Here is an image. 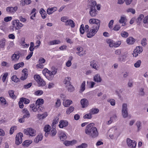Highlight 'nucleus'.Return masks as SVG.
<instances>
[{"label":"nucleus","mask_w":148,"mask_h":148,"mask_svg":"<svg viewBox=\"0 0 148 148\" xmlns=\"http://www.w3.org/2000/svg\"><path fill=\"white\" fill-rule=\"evenodd\" d=\"M94 125L93 123H90L86 126L85 129V133L93 138H96L99 135L97 129Z\"/></svg>","instance_id":"f257e3e1"},{"label":"nucleus","mask_w":148,"mask_h":148,"mask_svg":"<svg viewBox=\"0 0 148 148\" xmlns=\"http://www.w3.org/2000/svg\"><path fill=\"white\" fill-rule=\"evenodd\" d=\"M56 72L57 71L55 70L51 71L47 68L45 69L42 71L43 75L49 81L53 80Z\"/></svg>","instance_id":"f03ea898"},{"label":"nucleus","mask_w":148,"mask_h":148,"mask_svg":"<svg viewBox=\"0 0 148 148\" xmlns=\"http://www.w3.org/2000/svg\"><path fill=\"white\" fill-rule=\"evenodd\" d=\"M96 2L95 1L92 2L91 3V7L89 13L92 17H95L97 14V11L96 9Z\"/></svg>","instance_id":"7ed1b4c3"},{"label":"nucleus","mask_w":148,"mask_h":148,"mask_svg":"<svg viewBox=\"0 0 148 148\" xmlns=\"http://www.w3.org/2000/svg\"><path fill=\"white\" fill-rule=\"evenodd\" d=\"M12 23L13 25L12 29V31L14 30V27H15L16 30H17L21 29L23 26V25L20 23L18 20H14L12 21Z\"/></svg>","instance_id":"20e7f679"},{"label":"nucleus","mask_w":148,"mask_h":148,"mask_svg":"<svg viewBox=\"0 0 148 148\" xmlns=\"http://www.w3.org/2000/svg\"><path fill=\"white\" fill-rule=\"evenodd\" d=\"M99 27H92L90 31L87 34V37L90 38L94 36L97 33L99 29Z\"/></svg>","instance_id":"39448f33"},{"label":"nucleus","mask_w":148,"mask_h":148,"mask_svg":"<svg viewBox=\"0 0 148 148\" xmlns=\"http://www.w3.org/2000/svg\"><path fill=\"white\" fill-rule=\"evenodd\" d=\"M24 132L25 134L27 135L33 136L36 134V131L33 129L32 128H28L24 130Z\"/></svg>","instance_id":"423d86ee"},{"label":"nucleus","mask_w":148,"mask_h":148,"mask_svg":"<svg viewBox=\"0 0 148 148\" xmlns=\"http://www.w3.org/2000/svg\"><path fill=\"white\" fill-rule=\"evenodd\" d=\"M23 137V134L22 133L19 132L16 135L15 138V143L16 145H19L22 143Z\"/></svg>","instance_id":"0eeeda50"},{"label":"nucleus","mask_w":148,"mask_h":148,"mask_svg":"<svg viewBox=\"0 0 148 148\" xmlns=\"http://www.w3.org/2000/svg\"><path fill=\"white\" fill-rule=\"evenodd\" d=\"M89 23L90 24H94L95 25H93L92 27H99L100 24V21L98 19L94 18H90L89 21Z\"/></svg>","instance_id":"6e6552de"},{"label":"nucleus","mask_w":148,"mask_h":148,"mask_svg":"<svg viewBox=\"0 0 148 148\" xmlns=\"http://www.w3.org/2000/svg\"><path fill=\"white\" fill-rule=\"evenodd\" d=\"M143 51V48L141 46H138L134 49L132 54L134 57H136L139 54H140Z\"/></svg>","instance_id":"1a4fd4ad"},{"label":"nucleus","mask_w":148,"mask_h":148,"mask_svg":"<svg viewBox=\"0 0 148 148\" xmlns=\"http://www.w3.org/2000/svg\"><path fill=\"white\" fill-rule=\"evenodd\" d=\"M127 143L128 146L131 148H135L136 145V142L135 141L129 138L127 139Z\"/></svg>","instance_id":"9d476101"},{"label":"nucleus","mask_w":148,"mask_h":148,"mask_svg":"<svg viewBox=\"0 0 148 148\" xmlns=\"http://www.w3.org/2000/svg\"><path fill=\"white\" fill-rule=\"evenodd\" d=\"M77 53L79 56H82L86 53V51L84 50L82 47H78L77 48Z\"/></svg>","instance_id":"9b49d317"},{"label":"nucleus","mask_w":148,"mask_h":148,"mask_svg":"<svg viewBox=\"0 0 148 148\" xmlns=\"http://www.w3.org/2000/svg\"><path fill=\"white\" fill-rule=\"evenodd\" d=\"M68 125V122L65 120H61L60 121L58 125L59 127L61 128H63L66 127Z\"/></svg>","instance_id":"f8f14e48"},{"label":"nucleus","mask_w":148,"mask_h":148,"mask_svg":"<svg viewBox=\"0 0 148 148\" xmlns=\"http://www.w3.org/2000/svg\"><path fill=\"white\" fill-rule=\"evenodd\" d=\"M80 103L82 106V108H83L87 107L89 105L88 100L85 98H84L81 99Z\"/></svg>","instance_id":"ddd939ff"},{"label":"nucleus","mask_w":148,"mask_h":148,"mask_svg":"<svg viewBox=\"0 0 148 148\" xmlns=\"http://www.w3.org/2000/svg\"><path fill=\"white\" fill-rule=\"evenodd\" d=\"M93 79L95 82L98 83H101L102 81V78L99 74L95 75L93 76Z\"/></svg>","instance_id":"4468645a"},{"label":"nucleus","mask_w":148,"mask_h":148,"mask_svg":"<svg viewBox=\"0 0 148 148\" xmlns=\"http://www.w3.org/2000/svg\"><path fill=\"white\" fill-rule=\"evenodd\" d=\"M18 9L17 7H8L6 8V11L10 13H14L16 12Z\"/></svg>","instance_id":"2eb2a0df"},{"label":"nucleus","mask_w":148,"mask_h":148,"mask_svg":"<svg viewBox=\"0 0 148 148\" xmlns=\"http://www.w3.org/2000/svg\"><path fill=\"white\" fill-rule=\"evenodd\" d=\"M65 25L66 26H70L72 28L74 27L75 26L74 22L72 20L69 19L66 22V23H65Z\"/></svg>","instance_id":"dca6fc26"},{"label":"nucleus","mask_w":148,"mask_h":148,"mask_svg":"<svg viewBox=\"0 0 148 148\" xmlns=\"http://www.w3.org/2000/svg\"><path fill=\"white\" fill-rule=\"evenodd\" d=\"M20 57V55L18 53L14 54L11 56V59L12 61L16 62L17 61Z\"/></svg>","instance_id":"f3484780"},{"label":"nucleus","mask_w":148,"mask_h":148,"mask_svg":"<svg viewBox=\"0 0 148 148\" xmlns=\"http://www.w3.org/2000/svg\"><path fill=\"white\" fill-rule=\"evenodd\" d=\"M73 103L72 101L71 100H64L63 102V104L65 107H68Z\"/></svg>","instance_id":"a211bd4d"},{"label":"nucleus","mask_w":148,"mask_h":148,"mask_svg":"<svg viewBox=\"0 0 148 148\" xmlns=\"http://www.w3.org/2000/svg\"><path fill=\"white\" fill-rule=\"evenodd\" d=\"M59 135L60 139L61 140L63 141L66 138L67 136L64 132L63 131L60 132Z\"/></svg>","instance_id":"6ab92c4d"},{"label":"nucleus","mask_w":148,"mask_h":148,"mask_svg":"<svg viewBox=\"0 0 148 148\" xmlns=\"http://www.w3.org/2000/svg\"><path fill=\"white\" fill-rule=\"evenodd\" d=\"M23 113L24 114L23 115V118H29L30 115V113L28 110L26 109H24L23 111Z\"/></svg>","instance_id":"aec40b11"},{"label":"nucleus","mask_w":148,"mask_h":148,"mask_svg":"<svg viewBox=\"0 0 148 148\" xmlns=\"http://www.w3.org/2000/svg\"><path fill=\"white\" fill-rule=\"evenodd\" d=\"M57 10V8L56 7L49 8L47 9V13L48 14H51Z\"/></svg>","instance_id":"412c9836"},{"label":"nucleus","mask_w":148,"mask_h":148,"mask_svg":"<svg viewBox=\"0 0 148 148\" xmlns=\"http://www.w3.org/2000/svg\"><path fill=\"white\" fill-rule=\"evenodd\" d=\"M24 65V64L23 62H21L15 64L14 66V69L17 70L20 68L23 67Z\"/></svg>","instance_id":"4be33fe9"},{"label":"nucleus","mask_w":148,"mask_h":148,"mask_svg":"<svg viewBox=\"0 0 148 148\" xmlns=\"http://www.w3.org/2000/svg\"><path fill=\"white\" fill-rule=\"evenodd\" d=\"M127 43L129 45H132L135 42V39L132 37H130L127 38L126 40Z\"/></svg>","instance_id":"5701e85b"},{"label":"nucleus","mask_w":148,"mask_h":148,"mask_svg":"<svg viewBox=\"0 0 148 148\" xmlns=\"http://www.w3.org/2000/svg\"><path fill=\"white\" fill-rule=\"evenodd\" d=\"M42 135L41 134H40L35 138L34 141L36 143H38L39 141H41L42 140Z\"/></svg>","instance_id":"b1692460"},{"label":"nucleus","mask_w":148,"mask_h":148,"mask_svg":"<svg viewBox=\"0 0 148 148\" xmlns=\"http://www.w3.org/2000/svg\"><path fill=\"white\" fill-rule=\"evenodd\" d=\"M48 115L47 112H45L42 114H38L37 117L39 119H43L46 118Z\"/></svg>","instance_id":"393cba45"},{"label":"nucleus","mask_w":148,"mask_h":148,"mask_svg":"<svg viewBox=\"0 0 148 148\" xmlns=\"http://www.w3.org/2000/svg\"><path fill=\"white\" fill-rule=\"evenodd\" d=\"M41 15L42 17V18L44 19L46 17L47 14L46 11L43 8H41L39 12Z\"/></svg>","instance_id":"a878e982"},{"label":"nucleus","mask_w":148,"mask_h":148,"mask_svg":"<svg viewBox=\"0 0 148 148\" xmlns=\"http://www.w3.org/2000/svg\"><path fill=\"white\" fill-rule=\"evenodd\" d=\"M71 80V78L69 77H67L65 78L64 80V83L65 84L66 86L70 85L71 84L70 82Z\"/></svg>","instance_id":"bb28decb"},{"label":"nucleus","mask_w":148,"mask_h":148,"mask_svg":"<svg viewBox=\"0 0 148 148\" xmlns=\"http://www.w3.org/2000/svg\"><path fill=\"white\" fill-rule=\"evenodd\" d=\"M86 82L84 81L81 85L79 92L80 93L82 92L85 90L86 87Z\"/></svg>","instance_id":"cd10ccee"},{"label":"nucleus","mask_w":148,"mask_h":148,"mask_svg":"<svg viewBox=\"0 0 148 148\" xmlns=\"http://www.w3.org/2000/svg\"><path fill=\"white\" fill-rule=\"evenodd\" d=\"M99 111V110L97 108H92L90 110L89 112L92 115L98 113Z\"/></svg>","instance_id":"c85d7f7f"},{"label":"nucleus","mask_w":148,"mask_h":148,"mask_svg":"<svg viewBox=\"0 0 148 148\" xmlns=\"http://www.w3.org/2000/svg\"><path fill=\"white\" fill-rule=\"evenodd\" d=\"M42 108L40 106L36 105L35 107L33 108L32 110L34 112H39L42 110Z\"/></svg>","instance_id":"c756f323"},{"label":"nucleus","mask_w":148,"mask_h":148,"mask_svg":"<svg viewBox=\"0 0 148 148\" xmlns=\"http://www.w3.org/2000/svg\"><path fill=\"white\" fill-rule=\"evenodd\" d=\"M61 42L59 40H54L51 41L49 43L50 45H57L60 43Z\"/></svg>","instance_id":"7c9ffc66"},{"label":"nucleus","mask_w":148,"mask_h":148,"mask_svg":"<svg viewBox=\"0 0 148 148\" xmlns=\"http://www.w3.org/2000/svg\"><path fill=\"white\" fill-rule=\"evenodd\" d=\"M126 22V16L124 15L122 16L120 19L119 21V22L120 23L125 24Z\"/></svg>","instance_id":"2f4dec72"},{"label":"nucleus","mask_w":148,"mask_h":148,"mask_svg":"<svg viewBox=\"0 0 148 148\" xmlns=\"http://www.w3.org/2000/svg\"><path fill=\"white\" fill-rule=\"evenodd\" d=\"M8 93L10 97L13 99H15L16 96L14 94V91L13 90H10L8 91Z\"/></svg>","instance_id":"473e14b6"},{"label":"nucleus","mask_w":148,"mask_h":148,"mask_svg":"<svg viewBox=\"0 0 148 148\" xmlns=\"http://www.w3.org/2000/svg\"><path fill=\"white\" fill-rule=\"evenodd\" d=\"M91 66L94 69L96 70L98 69V67L97 66V63L94 61H92L91 62Z\"/></svg>","instance_id":"72a5a7b5"},{"label":"nucleus","mask_w":148,"mask_h":148,"mask_svg":"<svg viewBox=\"0 0 148 148\" xmlns=\"http://www.w3.org/2000/svg\"><path fill=\"white\" fill-rule=\"evenodd\" d=\"M107 43L109 45L110 47H114V41L110 39H107L106 40Z\"/></svg>","instance_id":"f704fd0d"},{"label":"nucleus","mask_w":148,"mask_h":148,"mask_svg":"<svg viewBox=\"0 0 148 148\" xmlns=\"http://www.w3.org/2000/svg\"><path fill=\"white\" fill-rule=\"evenodd\" d=\"M44 103V100L42 99H39L36 101V105L40 106Z\"/></svg>","instance_id":"c9c22d12"},{"label":"nucleus","mask_w":148,"mask_h":148,"mask_svg":"<svg viewBox=\"0 0 148 148\" xmlns=\"http://www.w3.org/2000/svg\"><path fill=\"white\" fill-rule=\"evenodd\" d=\"M32 142L31 140H27L23 143V145L28 146L32 143Z\"/></svg>","instance_id":"e433bc0d"},{"label":"nucleus","mask_w":148,"mask_h":148,"mask_svg":"<svg viewBox=\"0 0 148 148\" xmlns=\"http://www.w3.org/2000/svg\"><path fill=\"white\" fill-rule=\"evenodd\" d=\"M30 46L29 48V50L31 52H33L35 48V46L33 42H31L30 43Z\"/></svg>","instance_id":"4c0bfd02"},{"label":"nucleus","mask_w":148,"mask_h":148,"mask_svg":"<svg viewBox=\"0 0 148 148\" xmlns=\"http://www.w3.org/2000/svg\"><path fill=\"white\" fill-rule=\"evenodd\" d=\"M73 57L72 56L69 57V60L66 63V66L68 67L70 66L72 64L71 60H72Z\"/></svg>","instance_id":"58836bf2"},{"label":"nucleus","mask_w":148,"mask_h":148,"mask_svg":"<svg viewBox=\"0 0 148 148\" xmlns=\"http://www.w3.org/2000/svg\"><path fill=\"white\" fill-rule=\"evenodd\" d=\"M5 40L4 38L1 39L0 41V47L3 48L5 46Z\"/></svg>","instance_id":"ea45409f"},{"label":"nucleus","mask_w":148,"mask_h":148,"mask_svg":"<svg viewBox=\"0 0 148 148\" xmlns=\"http://www.w3.org/2000/svg\"><path fill=\"white\" fill-rule=\"evenodd\" d=\"M67 87L68 90L70 92L73 91L74 90V88L73 86L71 85V84L70 85H68L66 86Z\"/></svg>","instance_id":"a19ab883"},{"label":"nucleus","mask_w":148,"mask_h":148,"mask_svg":"<svg viewBox=\"0 0 148 148\" xmlns=\"http://www.w3.org/2000/svg\"><path fill=\"white\" fill-rule=\"evenodd\" d=\"M74 110V108L73 106H70L68 108L66 111V113L67 114H69L72 112Z\"/></svg>","instance_id":"79ce46f5"},{"label":"nucleus","mask_w":148,"mask_h":148,"mask_svg":"<svg viewBox=\"0 0 148 148\" xmlns=\"http://www.w3.org/2000/svg\"><path fill=\"white\" fill-rule=\"evenodd\" d=\"M21 2L22 5H24L25 4L28 5L32 3L31 0H22Z\"/></svg>","instance_id":"37998d69"},{"label":"nucleus","mask_w":148,"mask_h":148,"mask_svg":"<svg viewBox=\"0 0 148 148\" xmlns=\"http://www.w3.org/2000/svg\"><path fill=\"white\" fill-rule=\"evenodd\" d=\"M141 61L140 60H137L134 64V66L135 68H139L140 66Z\"/></svg>","instance_id":"c03bdc74"},{"label":"nucleus","mask_w":148,"mask_h":148,"mask_svg":"<svg viewBox=\"0 0 148 148\" xmlns=\"http://www.w3.org/2000/svg\"><path fill=\"white\" fill-rule=\"evenodd\" d=\"M37 82L40 86H44L46 84L45 82L41 78Z\"/></svg>","instance_id":"a18cd8bd"},{"label":"nucleus","mask_w":148,"mask_h":148,"mask_svg":"<svg viewBox=\"0 0 148 148\" xmlns=\"http://www.w3.org/2000/svg\"><path fill=\"white\" fill-rule=\"evenodd\" d=\"M87 84L88 85H89V87L90 88H93L95 84V82L92 81L87 82Z\"/></svg>","instance_id":"49530a36"},{"label":"nucleus","mask_w":148,"mask_h":148,"mask_svg":"<svg viewBox=\"0 0 148 148\" xmlns=\"http://www.w3.org/2000/svg\"><path fill=\"white\" fill-rule=\"evenodd\" d=\"M61 105V100L59 99H57L55 103V106L56 108H58Z\"/></svg>","instance_id":"de8ad7c7"},{"label":"nucleus","mask_w":148,"mask_h":148,"mask_svg":"<svg viewBox=\"0 0 148 148\" xmlns=\"http://www.w3.org/2000/svg\"><path fill=\"white\" fill-rule=\"evenodd\" d=\"M51 127L49 125H46L45 127L44 130L45 132L46 133H49Z\"/></svg>","instance_id":"09e8293b"},{"label":"nucleus","mask_w":148,"mask_h":148,"mask_svg":"<svg viewBox=\"0 0 148 148\" xmlns=\"http://www.w3.org/2000/svg\"><path fill=\"white\" fill-rule=\"evenodd\" d=\"M143 88H140L138 90V93L139 95L140 96H144L145 95V92L144 91Z\"/></svg>","instance_id":"8fccbe9b"},{"label":"nucleus","mask_w":148,"mask_h":148,"mask_svg":"<svg viewBox=\"0 0 148 148\" xmlns=\"http://www.w3.org/2000/svg\"><path fill=\"white\" fill-rule=\"evenodd\" d=\"M92 115L89 112V113L86 114L84 116V118L85 119H91L92 118Z\"/></svg>","instance_id":"3c124183"},{"label":"nucleus","mask_w":148,"mask_h":148,"mask_svg":"<svg viewBox=\"0 0 148 148\" xmlns=\"http://www.w3.org/2000/svg\"><path fill=\"white\" fill-rule=\"evenodd\" d=\"M21 98L25 104H28L30 103V100L27 99L23 97H22Z\"/></svg>","instance_id":"603ef678"},{"label":"nucleus","mask_w":148,"mask_h":148,"mask_svg":"<svg viewBox=\"0 0 148 148\" xmlns=\"http://www.w3.org/2000/svg\"><path fill=\"white\" fill-rule=\"evenodd\" d=\"M144 17V16L143 14H140L136 20L137 22L140 23L142 21V19Z\"/></svg>","instance_id":"864d4df0"},{"label":"nucleus","mask_w":148,"mask_h":148,"mask_svg":"<svg viewBox=\"0 0 148 148\" xmlns=\"http://www.w3.org/2000/svg\"><path fill=\"white\" fill-rule=\"evenodd\" d=\"M107 101L110 103V104L112 106H114L115 104V101L113 99H108L107 100Z\"/></svg>","instance_id":"5fc2aeb1"},{"label":"nucleus","mask_w":148,"mask_h":148,"mask_svg":"<svg viewBox=\"0 0 148 148\" xmlns=\"http://www.w3.org/2000/svg\"><path fill=\"white\" fill-rule=\"evenodd\" d=\"M0 101L3 105H5L6 104V101L3 97H0Z\"/></svg>","instance_id":"6e6d98bb"},{"label":"nucleus","mask_w":148,"mask_h":148,"mask_svg":"<svg viewBox=\"0 0 148 148\" xmlns=\"http://www.w3.org/2000/svg\"><path fill=\"white\" fill-rule=\"evenodd\" d=\"M17 129L16 126H13L11 127L10 130V134H12L14 130H16Z\"/></svg>","instance_id":"4d7b16f0"},{"label":"nucleus","mask_w":148,"mask_h":148,"mask_svg":"<svg viewBox=\"0 0 148 148\" xmlns=\"http://www.w3.org/2000/svg\"><path fill=\"white\" fill-rule=\"evenodd\" d=\"M87 145L86 143H83L79 145L76 147V148H86L87 147Z\"/></svg>","instance_id":"13d9d810"},{"label":"nucleus","mask_w":148,"mask_h":148,"mask_svg":"<svg viewBox=\"0 0 148 148\" xmlns=\"http://www.w3.org/2000/svg\"><path fill=\"white\" fill-rule=\"evenodd\" d=\"M122 111H127V105L126 103H123L122 105Z\"/></svg>","instance_id":"bf43d9fd"},{"label":"nucleus","mask_w":148,"mask_h":148,"mask_svg":"<svg viewBox=\"0 0 148 148\" xmlns=\"http://www.w3.org/2000/svg\"><path fill=\"white\" fill-rule=\"evenodd\" d=\"M12 80L14 82H17L19 81V79L15 75H13L11 77Z\"/></svg>","instance_id":"052dcab7"},{"label":"nucleus","mask_w":148,"mask_h":148,"mask_svg":"<svg viewBox=\"0 0 148 148\" xmlns=\"http://www.w3.org/2000/svg\"><path fill=\"white\" fill-rule=\"evenodd\" d=\"M79 31L80 33L82 34H83L84 33L85 31L84 25L83 24H82L81 25L79 29Z\"/></svg>","instance_id":"680f3d73"},{"label":"nucleus","mask_w":148,"mask_h":148,"mask_svg":"<svg viewBox=\"0 0 148 148\" xmlns=\"http://www.w3.org/2000/svg\"><path fill=\"white\" fill-rule=\"evenodd\" d=\"M128 33L125 31L122 32L121 33V36L123 37L126 38L128 36Z\"/></svg>","instance_id":"e2e57ef3"},{"label":"nucleus","mask_w":148,"mask_h":148,"mask_svg":"<svg viewBox=\"0 0 148 148\" xmlns=\"http://www.w3.org/2000/svg\"><path fill=\"white\" fill-rule=\"evenodd\" d=\"M56 133V131L55 129H53L51 130L50 132H49V134L52 136H55Z\"/></svg>","instance_id":"0e129e2a"},{"label":"nucleus","mask_w":148,"mask_h":148,"mask_svg":"<svg viewBox=\"0 0 148 148\" xmlns=\"http://www.w3.org/2000/svg\"><path fill=\"white\" fill-rule=\"evenodd\" d=\"M147 40L145 38H143L141 40V44L143 46H145L147 45Z\"/></svg>","instance_id":"69168bd1"},{"label":"nucleus","mask_w":148,"mask_h":148,"mask_svg":"<svg viewBox=\"0 0 148 148\" xmlns=\"http://www.w3.org/2000/svg\"><path fill=\"white\" fill-rule=\"evenodd\" d=\"M43 93V92L42 90H38L35 92L34 94L35 95L37 96H40Z\"/></svg>","instance_id":"338daca9"},{"label":"nucleus","mask_w":148,"mask_h":148,"mask_svg":"<svg viewBox=\"0 0 148 148\" xmlns=\"http://www.w3.org/2000/svg\"><path fill=\"white\" fill-rule=\"evenodd\" d=\"M143 22L144 24L148 25V15L144 18Z\"/></svg>","instance_id":"774afa93"}]
</instances>
